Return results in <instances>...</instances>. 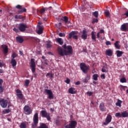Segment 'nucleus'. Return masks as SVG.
<instances>
[{
	"instance_id": "27",
	"label": "nucleus",
	"mask_w": 128,
	"mask_h": 128,
	"mask_svg": "<svg viewBox=\"0 0 128 128\" xmlns=\"http://www.w3.org/2000/svg\"><path fill=\"white\" fill-rule=\"evenodd\" d=\"M74 90H75V88H70L68 90V92L72 94H76V92Z\"/></svg>"
},
{
	"instance_id": "38",
	"label": "nucleus",
	"mask_w": 128,
	"mask_h": 128,
	"mask_svg": "<svg viewBox=\"0 0 128 128\" xmlns=\"http://www.w3.org/2000/svg\"><path fill=\"white\" fill-rule=\"evenodd\" d=\"M120 82H122V84H124V82H126V79L124 78H122L120 79Z\"/></svg>"
},
{
	"instance_id": "37",
	"label": "nucleus",
	"mask_w": 128,
	"mask_h": 128,
	"mask_svg": "<svg viewBox=\"0 0 128 128\" xmlns=\"http://www.w3.org/2000/svg\"><path fill=\"white\" fill-rule=\"evenodd\" d=\"M46 76H49L50 78H54V75L52 73H48L46 75Z\"/></svg>"
},
{
	"instance_id": "60",
	"label": "nucleus",
	"mask_w": 128,
	"mask_h": 128,
	"mask_svg": "<svg viewBox=\"0 0 128 128\" xmlns=\"http://www.w3.org/2000/svg\"><path fill=\"white\" fill-rule=\"evenodd\" d=\"M46 45H47L48 48L52 47V46L50 44H48Z\"/></svg>"
},
{
	"instance_id": "4",
	"label": "nucleus",
	"mask_w": 128,
	"mask_h": 128,
	"mask_svg": "<svg viewBox=\"0 0 128 128\" xmlns=\"http://www.w3.org/2000/svg\"><path fill=\"white\" fill-rule=\"evenodd\" d=\"M77 122L76 120H71L69 124L64 126V128H76Z\"/></svg>"
},
{
	"instance_id": "28",
	"label": "nucleus",
	"mask_w": 128,
	"mask_h": 128,
	"mask_svg": "<svg viewBox=\"0 0 128 128\" xmlns=\"http://www.w3.org/2000/svg\"><path fill=\"white\" fill-rule=\"evenodd\" d=\"M106 54L108 56H112V51L110 49L106 50Z\"/></svg>"
},
{
	"instance_id": "46",
	"label": "nucleus",
	"mask_w": 128,
	"mask_h": 128,
	"mask_svg": "<svg viewBox=\"0 0 128 128\" xmlns=\"http://www.w3.org/2000/svg\"><path fill=\"white\" fill-rule=\"evenodd\" d=\"M98 20L97 18H93V20H92V24H94L95 23L98 22Z\"/></svg>"
},
{
	"instance_id": "58",
	"label": "nucleus",
	"mask_w": 128,
	"mask_h": 128,
	"mask_svg": "<svg viewBox=\"0 0 128 128\" xmlns=\"http://www.w3.org/2000/svg\"><path fill=\"white\" fill-rule=\"evenodd\" d=\"M80 81H78L77 82H76V86H79V84H80Z\"/></svg>"
},
{
	"instance_id": "47",
	"label": "nucleus",
	"mask_w": 128,
	"mask_h": 128,
	"mask_svg": "<svg viewBox=\"0 0 128 128\" xmlns=\"http://www.w3.org/2000/svg\"><path fill=\"white\" fill-rule=\"evenodd\" d=\"M55 122H56V125L58 126L60 124V122L58 120H56Z\"/></svg>"
},
{
	"instance_id": "2",
	"label": "nucleus",
	"mask_w": 128,
	"mask_h": 128,
	"mask_svg": "<svg viewBox=\"0 0 128 128\" xmlns=\"http://www.w3.org/2000/svg\"><path fill=\"white\" fill-rule=\"evenodd\" d=\"M80 70L83 72V74H86L89 70L90 68L84 62H82L80 64Z\"/></svg>"
},
{
	"instance_id": "45",
	"label": "nucleus",
	"mask_w": 128,
	"mask_h": 128,
	"mask_svg": "<svg viewBox=\"0 0 128 128\" xmlns=\"http://www.w3.org/2000/svg\"><path fill=\"white\" fill-rule=\"evenodd\" d=\"M4 90V86H0V94H2Z\"/></svg>"
},
{
	"instance_id": "13",
	"label": "nucleus",
	"mask_w": 128,
	"mask_h": 128,
	"mask_svg": "<svg viewBox=\"0 0 128 128\" xmlns=\"http://www.w3.org/2000/svg\"><path fill=\"white\" fill-rule=\"evenodd\" d=\"M45 92H46V94H48V98L50 100H53L54 98L53 94L51 90L48 89H46Z\"/></svg>"
},
{
	"instance_id": "55",
	"label": "nucleus",
	"mask_w": 128,
	"mask_h": 128,
	"mask_svg": "<svg viewBox=\"0 0 128 128\" xmlns=\"http://www.w3.org/2000/svg\"><path fill=\"white\" fill-rule=\"evenodd\" d=\"M3 82H4L3 80L0 79V86H2Z\"/></svg>"
},
{
	"instance_id": "62",
	"label": "nucleus",
	"mask_w": 128,
	"mask_h": 128,
	"mask_svg": "<svg viewBox=\"0 0 128 128\" xmlns=\"http://www.w3.org/2000/svg\"><path fill=\"white\" fill-rule=\"evenodd\" d=\"M44 64L46 65H48V62L46 60H44Z\"/></svg>"
},
{
	"instance_id": "23",
	"label": "nucleus",
	"mask_w": 128,
	"mask_h": 128,
	"mask_svg": "<svg viewBox=\"0 0 128 128\" xmlns=\"http://www.w3.org/2000/svg\"><path fill=\"white\" fill-rule=\"evenodd\" d=\"M90 80V74H87L86 75V78H85L84 80H83V82H88V80Z\"/></svg>"
},
{
	"instance_id": "56",
	"label": "nucleus",
	"mask_w": 128,
	"mask_h": 128,
	"mask_svg": "<svg viewBox=\"0 0 128 128\" xmlns=\"http://www.w3.org/2000/svg\"><path fill=\"white\" fill-rule=\"evenodd\" d=\"M106 45H107V46H109V45H110L111 44V42H110V41H107V42H106Z\"/></svg>"
},
{
	"instance_id": "33",
	"label": "nucleus",
	"mask_w": 128,
	"mask_h": 128,
	"mask_svg": "<svg viewBox=\"0 0 128 128\" xmlns=\"http://www.w3.org/2000/svg\"><path fill=\"white\" fill-rule=\"evenodd\" d=\"M44 30V28L42 27L41 26H39L38 30L37 32V33L39 34H40L42 33Z\"/></svg>"
},
{
	"instance_id": "26",
	"label": "nucleus",
	"mask_w": 128,
	"mask_h": 128,
	"mask_svg": "<svg viewBox=\"0 0 128 128\" xmlns=\"http://www.w3.org/2000/svg\"><path fill=\"white\" fill-rule=\"evenodd\" d=\"M56 40L60 45H62L64 44V40L62 38H57Z\"/></svg>"
},
{
	"instance_id": "43",
	"label": "nucleus",
	"mask_w": 128,
	"mask_h": 128,
	"mask_svg": "<svg viewBox=\"0 0 128 128\" xmlns=\"http://www.w3.org/2000/svg\"><path fill=\"white\" fill-rule=\"evenodd\" d=\"M17 56H18V54L15 52H14L12 56V60H14V58H16Z\"/></svg>"
},
{
	"instance_id": "53",
	"label": "nucleus",
	"mask_w": 128,
	"mask_h": 128,
	"mask_svg": "<svg viewBox=\"0 0 128 128\" xmlns=\"http://www.w3.org/2000/svg\"><path fill=\"white\" fill-rule=\"evenodd\" d=\"M100 77H101V78H103V80H104V78H106L105 74H102V75H101Z\"/></svg>"
},
{
	"instance_id": "39",
	"label": "nucleus",
	"mask_w": 128,
	"mask_h": 128,
	"mask_svg": "<svg viewBox=\"0 0 128 128\" xmlns=\"http://www.w3.org/2000/svg\"><path fill=\"white\" fill-rule=\"evenodd\" d=\"M115 117L119 118H122V114H120V112H116V114H115Z\"/></svg>"
},
{
	"instance_id": "10",
	"label": "nucleus",
	"mask_w": 128,
	"mask_h": 128,
	"mask_svg": "<svg viewBox=\"0 0 128 128\" xmlns=\"http://www.w3.org/2000/svg\"><path fill=\"white\" fill-rule=\"evenodd\" d=\"M78 32L77 31H72L69 34V38H72L73 37V38L74 40L78 39V36L76 34H78Z\"/></svg>"
},
{
	"instance_id": "6",
	"label": "nucleus",
	"mask_w": 128,
	"mask_h": 128,
	"mask_svg": "<svg viewBox=\"0 0 128 128\" xmlns=\"http://www.w3.org/2000/svg\"><path fill=\"white\" fill-rule=\"evenodd\" d=\"M41 114L42 118H45L48 121H50L51 118L50 117V114H48L46 110H42L41 111Z\"/></svg>"
},
{
	"instance_id": "35",
	"label": "nucleus",
	"mask_w": 128,
	"mask_h": 128,
	"mask_svg": "<svg viewBox=\"0 0 128 128\" xmlns=\"http://www.w3.org/2000/svg\"><path fill=\"white\" fill-rule=\"evenodd\" d=\"M93 80H95V82H96L98 80V74H94L92 76Z\"/></svg>"
},
{
	"instance_id": "64",
	"label": "nucleus",
	"mask_w": 128,
	"mask_h": 128,
	"mask_svg": "<svg viewBox=\"0 0 128 128\" xmlns=\"http://www.w3.org/2000/svg\"><path fill=\"white\" fill-rule=\"evenodd\" d=\"M15 18H16V19H18V16L16 15V16H15Z\"/></svg>"
},
{
	"instance_id": "24",
	"label": "nucleus",
	"mask_w": 128,
	"mask_h": 128,
	"mask_svg": "<svg viewBox=\"0 0 128 128\" xmlns=\"http://www.w3.org/2000/svg\"><path fill=\"white\" fill-rule=\"evenodd\" d=\"M16 40L17 42L20 44L22 43L24 41V38L20 36H17L16 38Z\"/></svg>"
},
{
	"instance_id": "8",
	"label": "nucleus",
	"mask_w": 128,
	"mask_h": 128,
	"mask_svg": "<svg viewBox=\"0 0 128 128\" xmlns=\"http://www.w3.org/2000/svg\"><path fill=\"white\" fill-rule=\"evenodd\" d=\"M28 26H27L26 24H24V23H22V24H19V26H18V28L20 30L21 32H24L26 31V28H28Z\"/></svg>"
},
{
	"instance_id": "3",
	"label": "nucleus",
	"mask_w": 128,
	"mask_h": 128,
	"mask_svg": "<svg viewBox=\"0 0 128 128\" xmlns=\"http://www.w3.org/2000/svg\"><path fill=\"white\" fill-rule=\"evenodd\" d=\"M38 112H36L34 116V124H32V128H36L38 123Z\"/></svg>"
},
{
	"instance_id": "31",
	"label": "nucleus",
	"mask_w": 128,
	"mask_h": 128,
	"mask_svg": "<svg viewBox=\"0 0 128 128\" xmlns=\"http://www.w3.org/2000/svg\"><path fill=\"white\" fill-rule=\"evenodd\" d=\"M122 102L121 100L118 99L117 102H116V106L121 107Z\"/></svg>"
},
{
	"instance_id": "57",
	"label": "nucleus",
	"mask_w": 128,
	"mask_h": 128,
	"mask_svg": "<svg viewBox=\"0 0 128 128\" xmlns=\"http://www.w3.org/2000/svg\"><path fill=\"white\" fill-rule=\"evenodd\" d=\"M13 30H14L15 32H18V30L17 29V28H14L13 29Z\"/></svg>"
},
{
	"instance_id": "34",
	"label": "nucleus",
	"mask_w": 128,
	"mask_h": 128,
	"mask_svg": "<svg viewBox=\"0 0 128 128\" xmlns=\"http://www.w3.org/2000/svg\"><path fill=\"white\" fill-rule=\"evenodd\" d=\"M61 20L64 22L66 23H67L68 21V18L66 16H64L63 18H61Z\"/></svg>"
},
{
	"instance_id": "41",
	"label": "nucleus",
	"mask_w": 128,
	"mask_h": 128,
	"mask_svg": "<svg viewBox=\"0 0 128 128\" xmlns=\"http://www.w3.org/2000/svg\"><path fill=\"white\" fill-rule=\"evenodd\" d=\"M46 8H43L42 9H40V10L39 11V12L41 14H44V12H46Z\"/></svg>"
},
{
	"instance_id": "16",
	"label": "nucleus",
	"mask_w": 128,
	"mask_h": 128,
	"mask_svg": "<svg viewBox=\"0 0 128 128\" xmlns=\"http://www.w3.org/2000/svg\"><path fill=\"white\" fill-rule=\"evenodd\" d=\"M101 72H108V64H106L103 63V66L102 67Z\"/></svg>"
},
{
	"instance_id": "61",
	"label": "nucleus",
	"mask_w": 128,
	"mask_h": 128,
	"mask_svg": "<svg viewBox=\"0 0 128 128\" xmlns=\"http://www.w3.org/2000/svg\"><path fill=\"white\" fill-rule=\"evenodd\" d=\"M24 18L22 16H18V19H23Z\"/></svg>"
},
{
	"instance_id": "59",
	"label": "nucleus",
	"mask_w": 128,
	"mask_h": 128,
	"mask_svg": "<svg viewBox=\"0 0 128 128\" xmlns=\"http://www.w3.org/2000/svg\"><path fill=\"white\" fill-rule=\"evenodd\" d=\"M20 54L22 56L24 55L23 52L21 50H20Z\"/></svg>"
},
{
	"instance_id": "17",
	"label": "nucleus",
	"mask_w": 128,
	"mask_h": 128,
	"mask_svg": "<svg viewBox=\"0 0 128 128\" xmlns=\"http://www.w3.org/2000/svg\"><path fill=\"white\" fill-rule=\"evenodd\" d=\"M103 36H104V30H100V31L97 33V38H102Z\"/></svg>"
},
{
	"instance_id": "5",
	"label": "nucleus",
	"mask_w": 128,
	"mask_h": 128,
	"mask_svg": "<svg viewBox=\"0 0 128 128\" xmlns=\"http://www.w3.org/2000/svg\"><path fill=\"white\" fill-rule=\"evenodd\" d=\"M24 112L26 115H30L32 114V110L31 109L30 107L26 105L24 108Z\"/></svg>"
},
{
	"instance_id": "12",
	"label": "nucleus",
	"mask_w": 128,
	"mask_h": 128,
	"mask_svg": "<svg viewBox=\"0 0 128 128\" xmlns=\"http://www.w3.org/2000/svg\"><path fill=\"white\" fill-rule=\"evenodd\" d=\"M16 92L17 94L16 96L20 100H24V98L23 94L22 93V91L20 90L17 89Z\"/></svg>"
},
{
	"instance_id": "21",
	"label": "nucleus",
	"mask_w": 128,
	"mask_h": 128,
	"mask_svg": "<svg viewBox=\"0 0 128 128\" xmlns=\"http://www.w3.org/2000/svg\"><path fill=\"white\" fill-rule=\"evenodd\" d=\"M99 108H100V110L102 112H104L106 110V108L104 106V103L100 104V105H99Z\"/></svg>"
},
{
	"instance_id": "9",
	"label": "nucleus",
	"mask_w": 128,
	"mask_h": 128,
	"mask_svg": "<svg viewBox=\"0 0 128 128\" xmlns=\"http://www.w3.org/2000/svg\"><path fill=\"white\" fill-rule=\"evenodd\" d=\"M112 120V116L110 114L107 115L106 118L105 119V122H103V125L106 126H108L111 122Z\"/></svg>"
},
{
	"instance_id": "22",
	"label": "nucleus",
	"mask_w": 128,
	"mask_h": 128,
	"mask_svg": "<svg viewBox=\"0 0 128 128\" xmlns=\"http://www.w3.org/2000/svg\"><path fill=\"white\" fill-rule=\"evenodd\" d=\"M120 41H116V42H114V46H115V48H116V49H120Z\"/></svg>"
},
{
	"instance_id": "15",
	"label": "nucleus",
	"mask_w": 128,
	"mask_h": 128,
	"mask_svg": "<svg viewBox=\"0 0 128 128\" xmlns=\"http://www.w3.org/2000/svg\"><path fill=\"white\" fill-rule=\"evenodd\" d=\"M120 30L124 32L128 30V23H125L121 26Z\"/></svg>"
},
{
	"instance_id": "51",
	"label": "nucleus",
	"mask_w": 128,
	"mask_h": 128,
	"mask_svg": "<svg viewBox=\"0 0 128 128\" xmlns=\"http://www.w3.org/2000/svg\"><path fill=\"white\" fill-rule=\"evenodd\" d=\"M70 82V80L68 78H67L66 80H65V82H66V84H69Z\"/></svg>"
},
{
	"instance_id": "18",
	"label": "nucleus",
	"mask_w": 128,
	"mask_h": 128,
	"mask_svg": "<svg viewBox=\"0 0 128 128\" xmlns=\"http://www.w3.org/2000/svg\"><path fill=\"white\" fill-rule=\"evenodd\" d=\"M2 48L3 49V52L4 54H6L8 52V48L6 45L2 44Z\"/></svg>"
},
{
	"instance_id": "25",
	"label": "nucleus",
	"mask_w": 128,
	"mask_h": 128,
	"mask_svg": "<svg viewBox=\"0 0 128 128\" xmlns=\"http://www.w3.org/2000/svg\"><path fill=\"white\" fill-rule=\"evenodd\" d=\"M124 52L122 51L118 50L116 51V56L121 57L122 55L124 54Z\"/></svg>"
},
{
	"instance_id": "32",
	"label": "nucleus",
	"mask_w": 128,
	"mask_h": 128,
	"mask_svg": "<svg viewBox=\"0 0 128 128\" xmlns=\"http://www.w3.org/2000/svg\"><path fill=\"white\" fill-rule=\"evenodd\" d=\"M11 64H12V65L13 66V68H14V66H16V65L17 64V62L16 60L12 59Z\"/></svg>"
},
{
	"instance_id": "63",
	"label": "nucleus",
	"mask_w": 128,
	"mask_h": 128,
	"mask_svg": "<svg viewBox=\"0 0 128 128\" xmlns=\"http://www.w3.org/2000/svg\"><path fill=\"white\" fill-rule=\"evenodd\" d=\"M4 72L2 70L0 69V74H3Z\"/></svg>"
},
{
	"instance_id": "49",
	"label": "nucleus",
	"mask_w": 128,
	"mask_h": 128,
	"mask_svg": "<svg viewBox=\"0 0 128 128\" xmlns=\"http://www.w3.org/2000/svg\"><path fill=\"white\" fill-rule=\"evenodd\" d=\"M59 36H60V37H64V36H66V34L64 33H62V32H60L59 34H58Z\"/></svg>"
},
{
	"instance_id": "50",
	"label": "nucleus",
	"mask_w": 128,
	"mask_h": 128,
	"mask_svg": "<svg viewBox=\"0 0 128 128\" xmlns=\"http://www.w3.org/2000/svg\"><path fill=\"white\" fill-rule=\"evenodd\" d=\"M10 109H6L5 110V112L4 114H9L10 113Z\"/></svg>"
},
{
	"instance_id": "20",
	"label": "nucleus",
	"mask_w": 128,
	"mask_h": 128,
	"mask_svg": "<svg viewBox=\"0 0 128 128\" xmlns=\"http://www.w3.org/2000/svg\"><path fill=\"white\" fill-rule=\"evenodd\" d=\"M87 38H88L87 32L85 30H83L82 38L84 40H85L87 39Z\"/></svg>"
},
{
	"instance_id": "30",
	"label": "nucleus",
	"mask_w": 128,
	"mask_h": 128,
	"mask_svg": "<svg viewBox=\"0 0 128 128\" xmlns=\"http://www.w3.org/2000/svg\"><path fill=\"white\" fill-rule=\"evenodd\" d=\"M37 128H48L46 124L41 123L40 126H38Z\"/></svg>"
},
{
	"instance_id": "48",
	"label": "nucleus",
	"mask_w": 128,
	"mask_h": 128,
	"mask_svg": "<svg viewBox=\"0 0 128 128\" xmlns=\"http://www.w3.org/2000/svg\"><path fill=\"white\" fill-rule=\"evenodd\" d=\"M105 16H106V17H107V18L110 16V12H109V11L105 12Z\"/></svg>"
},
{
	"instance_id": "19",
	"label": "nucleus",
	"mask_w": 128,
	"mask_h": 128,
	"mask_svg": "<svg viewBox=\"0 0 128 128\" xmlns=\"http://www.w3.org/2000/svg\"><path fill=\"white\" fill-rule=\"evenodd\" d=\"M91 38H92L93 42L96 41V32H95L93 31L91 32Z\"/></svg>"
},
{
	"instance_id": "11",
	"label": "nucleus",
	"mask_w": 128,
	"mask_h": 128,
	"mask_svg": "<svg viewBox=\"0 0 128 128\" xmlns=\"http://www.w3.org/2000/svg\"><path fill=\"white\" fill-rule=\"evenodd\" d=\"M35 60L34 58H32L30 60V68H32V71L33 74L36 72V63L34 62Z\"/></svg>"
},
{
	"instance_id": "14",
	"label": "nucleus",
	"mask_w": 128,
	"mask_h": 128,
	"mask_svg": "<svg viewBox=\"0 0 128 128\" xmlns=\"http://www.w3.org/2000/svg\"><path fill=\"white\" fill-rule=\"evenodd\" d=\"M16 8L20 10H18V12L20 14L24 12H26V9L24 8H22V6L20 5H18L16 6Z\"/></svg>"
},
{
	"instance_id": "42",
	"label": "nucleus",
	"mask_w": 128,
	"mask_h": 128,
	"mask_svg": "<svg viewBox=\"0 0 128 128\" xmlns=\"http://www.w3.org/2000/svg\"><path fill=\"white\" fill-rule=\"evenodd\" d=\"M31 40H32V41H35V42H38V38H37L36 37H31Z\"/></svg>"
},
{
	"instance_id": "54",
	"label": "nucleus",
	"mask_w": 128,
	"mask_h": 128,
	"mask_svg": "<svg viewBox=\"0 0 128 128\" xmlns=\"http://www.w3.org/2000/svg\"><path fill=\"white\" fill-rule=\"evenodd\" d=\"M122 16H126V17H128V10H127L124 14H122Z\"/></svg>"
},
{
	"instance_id": "40",
	"label": "nucleus",
	"mask_w": 128,
	"mask_h": 128,
	"mask_svg": "<svg viewBox=\"0 0 128 128\" xmlns=\"http://www.w3.org/2000/svg\"><path fill=\"white\" fill-rule=\"evenodd\" d=\"M30 82V80H26L25 81L24 86H28Z\"/></svg>"
},
{
	"instance_id": "29",
	"label": "nucleus",
	"mask_w": 128,
	"mask_h": 128,
	"mask_svg": "<svg viewBox=\"0 0 128 128\" xmlns=\"http://www.w3.org/2000/svg\"><path fill=\"white\" fill-rule=\"evenodd\" d=\"M122 118H125L128 117V112H122L121 113Z\"/></svg>"
},
{
	"instance_id": "52",
	"label": "nucleus",
	"mask_w": 128,
	"mask_h": 128,
	"mask_svg": "<svg viewBox=\"0 0 128 128\" xmlns=\"http://www.w3.org/2000/svg\"><path fill=\"white\" fill-rule=\"evenodd\" d=\"M93 92H87V94H88V96H92Z\"/></svg>"
},
{
	"instance_id": "36",
	"label": "nucleus",
	"mask_w": 128,
	"mask_h": 128,
	"mask_svg": "<svg viewBox=\"0 0 128 128\" xmlns=\"http://www.w3.org/2000/svg\"><path fill=\"white\" fill-rule=\"evenodd\" d=\"M20 128H26V126L25 122H22L20 126Z\"/></svg>"
},
{
	"instance_id": "1",
	"label": "nucleus",
	"mask_w": 128,
	"mask_h": 128,
	"mask_svg": "<svg viewBox=\"0 0 128 128\" xmlns=\"http://www.w3.org/2000/svg\"><path fill=\"white\" fill-rule=\"evenodd\" d=\"M64 49L60 46L58 48V54L61 56H68L72 53V48L70 46H66L65 44L62 46Z\"/></svg>"
},
{
	"instance_id": "7",
	"label": "nucleus",
	"mask_w": 128,
	"mask_h": 128,
	"mask_svg": "<svg viewBox=\"0 0 128 128\" xmlns=\"http://www.w3.org/2000/svg\"><path fill=\"white\" fill-rule=\"evenodd\" d=\"M8 104V100L4 98H0V104L1 106L5 108L7 107Z\"/></svg>"
},
{
	"instance_id": "44",
	"label": "nucleus",
	"mask_w": 128,
	"mask_h": 128,
	"mask_svg": "<svg viewBox=\"0 0 128 128\" xmlns=\"http://www.w3.org/2000/svg\"><path fill=\"white\" fill-rule=\"evenodd\" d=\"M93 16H94L95 18H98V12H93Z\"/></svg>"
}]
</instances>
